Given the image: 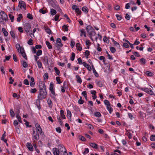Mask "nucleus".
Segmentation results:
<instances>
[{
	"instance_id": "f257e3e1",
	"label": "nucleus",
	"mask_w": 155,
	"mask_h": 155,
	"mask_svg": "<svg viewBox=\"0 0 155 155\" xmlns=\"http://www.w3.org/2000/svg\"><path fill=\"white\" fill-rule=\"evenodd\" d=\"M39 94L38 95V99L42 100L46 98L47 96L46 88L44 82L40 83L39 85Z\"/></svg>"
},
{
	"instance_id": "f03ea898",
	"label": "nucleus",
	"mask_w": 155,
	"mask_h": 155,
	"mask_svg": "<svg viewBox=\"0 0 155 155\" xmlns=\"http://www.w3.org/2000/svg\"><path fill=\"white\" fill-rule=\"evenodd\" d=\"M86 29L89 35L90 36H92L93 32L94 30L92 26L91 25H88L87 26Z\"/></svg>"
},
{
	"instance_id": "7ed1b4c3",
	"label": "nucleus",
	"mask_w": 155,
	"mask_h": 155,
	"mask_svg": "<svg viewBox=\"0 0 155 155\" xmlns=\"http://www.w3.org/2000/svg\"><path fill=\"white\" fill-rule=\"evenodd\" d=\"M23 25L24 29L26 32H29L31 28V24L28 23H25L23 24Z\"/></svg>"
},
{
	"instance_id": "20e7f679",
	"label": "nucleus",
	"mask_w": 155,
	"mask_h": 155,
	"mask_svg": "<svg viewBox=\"0 0 155 155\" xmlns=\"http://www.w3.org/2000/svg\"><path fill=\"white\" fill-rule=\"evenodd\" d=\"M26 4L24 1H19L18 5V7L20 8L21 9L23 8L25 10H26Z\"/></svg>"
},
{
	"instance_id": "39448f33",
	"label": "nucleus",
	"mask_w": 155,
	"mask_h": 155,
	"mask_svg": "<svg viewBox=\"0 0 155 155\" xmlns=\"http://www.w3.org/2000/svg\"><path fill=\"white\" fill-rule=\"evenodd\" d=\"M19 52L21 54L22 57L26 60H28L27 56H26V54L24 51V50L23 48H20V51Z\"/></svg>"
},
{
	"instance_id": "423d86ee",
	"label": "nucleus",
	"mask_w": 155,
	"mask_h": 155,
	"mask_svg": "<svg viewBox=\"0 0 155 155\" xmlns=\"http://www.w3.org/2000/svg\"><path fill=\"white\" fill-rule=\"evenodd\" d=\"M0 15L2 18L5 21L8 20L7 15L3 11H1L0 12Z\"/></svg>"
},
{
	"instance_id": "0eeeda50",
	"label": "nucleus",
	"mask_w": 155,
	"mask_h": 155,
	"mask_svg": "<svg viewBox=\"0 0 155 155\" xmlns=\"http://www.w3.org/2000/svg\"><path fill=\"white\" fill-rule=\"evenodd\" d=\"M41 59L44 64L48 65V59L47 56H44L41 58Z\"/></svg>"
},
{
	"instance_id": "6e6552de",
	"label": "nucleus",
	"mask_w": 155,
	"mask_h": 155,
	"mask_svg": "<svg viewBox=\"0 0 155 155\" xmlns=\"http://www.w3.org/2000/svg\"><path fill=\"white\" fill-rule=\"evenodd\" d=\"M61 40L60 38H57L56 40V44L54 45L55 47H57V46H61V47L63 46V45L61 43Z\"/></svg>"
},
{
	"instance_id": "1a4fd4ad",
	"label": "nucleus",
	"mask_w": 155,
	"mask_h": 155,
	"mask_svg": "<svg viewBox=\"0 0 155 155\" xmlns=\"http://www.w3.org/2000/svg\"><path fill=\"white\" fill-rule=\"evenodd\" d=\"M58 148L59 151L61 152H64L65 150H66L63 145L62 144L59 145L58 146Z\"/></svg>"
},
{
	"instance_id": "9d476101",
	"label": "nucleus",
	"mask_w": 155,
	"mask_h": 155,
	"mask_svg": "<svg viewBox=\"0 0 155 155\" xmlns=\"http://www.w3.org/2000/svg\"><path fill=\"white\" fill-rule=\"evenodd\" d=\"M52 150L54 155H59L60 152L59 150L57 148H54Z\"/></svg>"
},
{
	"instance_id": "9b49d317",
	"label": "nucleus",
	"mask_w": 155,
	"mask_h": 155,
	"mask_svg": "<svg viewBox=\"0 0 155 155\" xmlns=\"http://www.w3.org/2000/svg\"><path fill=\"white\" fill-rule=\"evenodd\" d=\"M26 146L30 151H32L33 150V148L31 143H28L26 144Z\"/></svg>"
},
{
	"instance_id": "f8f14e48",
	"label": "nucleus",
	"mask_w": 155,
	"mask_h": 155,
	"mask_svg": "<svg viewBox=\"0 0 155 155\" xmlns=\"http://www.w3.org/2000/svg\"><path fill=\"white\" fill-rule=\"evenodd\" d=\"M32 136L33 137L34 139L36 140H38L39 139V136L37 131H36V132L35 134L34 135H32Z\"/></svg>"
},
{
	"instance_id": "ddd939ff",
	"label": "nucleus",
	"mask_w": 155,
	"mask_h": 155,
	"mask_svg": "<svg viewBox=\"0 0 155 155\" xmlns=\"http://www.w3.org/2000/svg\"><path fill=\"white\" fill-rule=\"evenodd\" d=\"M51 5L54 8H58L59 7L58 5L55 3L53 1H51L50 2Z\"/></svg>"
},
{
	"instance_id": "4468645a",
	"label": "nucleus",
	"mask_w": 155,
	"mask_h": 155,
	"mask_svg": "<svg viewBox=\"0 0 155 155\" xmlns=\"http://www.w3.org/2000/svg\"><path fill=\"white\" fill-rule=\"evenodd\" d=\"M92 69H93V72L94 73V74L95 75V77H98V76H99L98 74L97 73V72L95 70V68H94V66L93 65H92Z\"/></svg>"
},
{
	"instance_id": "2eb2a0df",
	"label": "nucleus",
	"mask_w": 155,
	"mask_h": 155,
	"mask_svg": "<svg viewBox=\"0 0 155 155\" xmlns=\"http://www.w3.org/2000/svg\"><path fill=\"white\" fill-rule=\"evenodd\" d=\"M90 145L94 149H97V145L94 143H90Z\"/></svg>"
},
{
	"instance_id": "dca6fc26",
	"label": "nucleus",
	"mask_w": 155,
	"mask_h": 155,
	"mask_svg": "<svg viewBox=\"0 0 155 155\" xmlns=\"http://www.w3.org/2000/svg\"><path fill=\"white\" fill-rule=\"evenodd\" d=\"M45 31L49 35H50L51 34V30L48 27H45Z\"/></svg>"
},
{
	"instance_id": "f3484780",
	"label": "nucleus",
	"mask_w": 155,
	"mask_h": 155,
	"mask_svg": "<svg viewBox=\"0 0 155 155\" xmlns=\"http://www.w3.org/2000/svg\"><path fill=\"white\" fill-rule=\"evenodd\" d=\"M96 82L97 84V85L100 87H102L103 86L102 83L101 81H98L97 80H96Z\"/></svg>"
},
{
	"instance_id": "a211bd4d",
	"label": "nucleus",
	"mask_w": 155,
	"mask_h": 155,
	"mask_svg": "<svg viewBox=\"0 0 155 155\" xmlns=\"http://www.w3.org/2000/svg\"><path fill=\"white\" fill-rule=\"evenodd\" d=\"M76 77L77 78V81L78 82L81 84L82 83V80L80 77L78 75H77L76 76Z\"/></svg>"
},
{
	"instance_id": "6ab92c4d",
	"label": "nucleus",
	"mask_w": 155,
	"mask_h": 155,
	"mask_svg": "<svg viewBox=\"0 0 155 155\" xmlns=\"http://www.w3.org/2000/svg\"><path fill=\"white\" fill-rule=\"evenodd\" d=\"M2 30L4 36L5 37L7 36L8 35V33L5 29L4 28H2Z\"/></svg>"
},
{
	"instance_id": "aec40b11",
	"label": "nucleus",
	"mask_w": 155,
	"mask_h": 155,
	"mask_svg": "<svg viewBox=\"0 0 155 155\" xmlns=\"http://www.w3.org/2000/svg\"><path fill=\"white\" fill-rule=\"evenodd\" d=\"M21 64L25 68H26L28 67V64L27 63L24 61H21Z\"/></svg>"
},
{
	"instance_id": "412c9836",
	"label": "nucleus",
	"mask_w": 155,
	"mask_h": 155,
	"mask_svg": "<svg viewBox=\"0 0 155 155\" xmlns=\"http://www.w3.org/2000/svg\"><path fill=\"white\" fill-rule=\"evenodd\" d=\"M82 11L85 12L86 13H87L88 12V9L87 7L86 6H84L82 8Z\"/></svg>"
},
{
	"instance_id": "4be33fe9",
	"label": "nucleus",
	"mask_w": 155,
	"mask_h": 155,
	"mask_svg": "<svg viewBox=\"0 0 155 155\" xmlns=\"http://www.w3.org/2000/svg\"><path fill=\"white\" fill-rule=\"evenodd\" d=\"M46 44L49 49H51L52 48V45L50 44V43L48 41H46Z\"/></svg>"
},
{
	"instance_id": "5701e85b",
	"label": "nucleus",
	"mask_w": 155,
	"mask_h": 155,
	"mask_svg": "<svg viewBox=\"0 0 155 155\" xmlns=\"http://www.w3.org/2000/svg\"><path fill=\"white\" fill-rule=\"evenodd\" d=\"M104 104L107 106H107L110 107V104L108 101L107 100H105L104 101Z\"/></svg>"
},
{
	"instance_id": "b1692460",
	"label": "nucleus",
	"mask_w": 155,
	"mask_h": 155,
	"mask_svg": "<svg viewBox=\"0 0 155 155\" xmlns=\"http://www.w3.org/2000/svg\"><path fill=\"white\" fill-rule=\"evenodd\" d=\"M67 115L68 118L69 119H70L71 116V111L69 110H67Z\"/></svg>"
},
{
	"instance_id": "393cba45",
	"label": "nucleus",
	"mask_w": 155,
	"mask_h": 155,
	"mask_svg": "<svg viewBox=\"0 0 155 155\" xmlns=\"http://www.w3.org/2000/svg\"><path fill=\"white\" fill-rule=\"evenodd\" d=\"M47 102L50 107L51 108L52 107L53 104L51 100L48 99L47 101Z\"/></svg>"
},
{
	"instance_id": "a878e982",
	"label": "nucleus",
	"mask_w": 155,
	"mask_h": 155,
	"mask_svg": "<svg viewBox=\"0 0 155 155\" xmlns=\"http://www.w3.org/2000/svg\"><path fill=\"white\" fill-rule=\"evenodd\" d=\"M98 58L100 60H103V62L104 64L105 65L106 64H105V58L104 57L101 56L99 57Z\"/></svg>"
},
{
	"instance_id": "bb28decb",
	"label": "nucleus",
	"mask_w": 155,
	"mask_h": 155,
	"mask_svg": "<svg viewBox=\"0 0 155 155\" xmlns=\"http://www.w3.org/2000/svg\"><path fill=\"white\" fill-rule=\"evenodd\" d=\"M16 117L17 118L18 121L20 123H22V121H21V118L20 117V116L19 115V114H16Z\"/></svg>"
},
{
	"instance_id": "cd10ccee",
	"label": "nucleus",
	"mask_w": 155,
	"mask_h": 155,
	"mask_svg": "<svg viewBox=\"0 0 155 155\" xmlns=\"http://www.w3.org/2000/svg\"><path fill=\"white\" fill-rule=\"evenodd\" d=\"M80 43H77L76 44V46L77 48H78V50L79 51H81L82 48V47L80 46Z\"/></svg>"
},
{
	"instance_id": "c85d7f7f",
	"label": "nucleus",
	"mask_w": 155,
	"mask_h": 155,
	"mask_svg": "<svg viewBox=\"0 0 155 155\" xmlns=\"http://www.w3.org/2000/svg\"><path fill=\"white\" fill-rule=\"evenodd\" d=\"M50 12L52 15H54L56 14L57 12L55 10L52 8L51 9Z\"/></svg>"
},
{
	"instance_id": "c756f323",
	"label": "nucleus",
	"mask_w": 155,
	"mask_h": 155,
	"mask_svg": "<svg viewBox=\"0 0 155 155\" xmlns=\"http://www.w3.org/2000/svg\"><path fill=\"white\" fill-rule=\"evenodd\" d=\"M140 62L141 63L143 64H144L146 63V61L145 59L143 58H142L140 60Z\"/></svg>"
},
{
	"instance_id": "7c9ffc66",
	"label": "nucleus",
	"mask_w": 155,
	"mask_h": 155,
	"mask_svg": "<svg viewBox=\"0 0 155 155\" xmlns=\"http://www.w3.org/2000/svg\"><path fill=\"white\" fill-rule=\"evenodd\" d=\"M16 48L18 51V52H19L20 48H22L21 47H20V44L18 43H17L16 45Z\"/></svg>"
},
{
	"instance_id": "2f4dec72",
	"label": "nucleus",
	"mask_w": 155,
	"mask_h": 155,
	"mask_svg": "<svg viewBox=\"0 0 155 155\" xmlns=\"http://www.w3.org/2000/svg\"><path fill=\"white\" fill-rule=\"evenodd\" d=\"M90 52L88 50H86L85 52L84 55L86 58H88V56L90 55Z\"/></svg>"
},
{
	"instance_id": "473e14b6",
	"label": "nucleus",
	"mask_w": 155,
	"mask_h": 155,
	"mask_svg": "<svg viewBox=\"0 0 155 155\" xmlns=\"http://www.w3.org/2000/svg\"><path fill=\"white\" fill-rule=\"evenodd\" d=\"M107 109L109 111V113L111 114L112 112L113 111V108L110 107V106H107Z\"/></svg>"
},
{
	"instance_id": "72a5a7b5",
	"label": "nucleus",
	"mask_w": 155,
	"mask_h": 155,
	"mask_svg": "<svg viewBox=\"0 0 155 155\" xmlns=\"http://www.w3.org/2000/svg\"><path fill=\"white\" fill-rule=\"evenodd\" d=\"M54 83L53 82H51L50 84L49 90L51 91V90H54Z\"/></svg>"
},
{
	"instance_id": "f704fd0d",
	"label": "nucleus",
	"mask_w": 155,
	"mask_h": 155,
	"mask_svg": "<svg viewBox=\"0 0 155 155\" xmlns=\"http://www.w3.org/2000/svg\"><path fill=\"white\" fill-rule=\"evenodd\" d=\"M146 74L148 76L151 77L153 76V73L150 71H146Z\"/></svg>"
},
{
	"instance_id": "c9c22d12",
	"label": "nucleus",
	"mask_w": 155,
	"mask_h": 155,
	"mask_svg": "<svg viewBox=\"0 0 155 155\" xmlns=\"http://www.w3.org/2000/svg\"><path fill=\"white\" fill-rule=\"evenodd\" d=\"M78 138L79 139L83 141H85L86 140L85 138L83 136L81 135L79 136Z\"/></svg>"
},
{
	"instance_id": "e433bc0d",
	"label": "nucleus",
	"mask_w": 155,
	"mask_h": 155,
	"mask_svg": "<svg viewBox=\"0 0 155 155\" xmlns=\"http://www.w3.org/2000/svg\"><path fill=\"white\" fill-rule=\"evenodd\" d=\"M37 62L38 68H41L42 67V64L41 62L39 61H38Z\"/></svg>"
},
{
	"instance_id": "4c0bfd02",
	"label": "nucleus",
	"mask_w": 155,
	"mask_h": 155,
	"mask_svg": "<svg viewBox=\"0 0 155 155\" xmlns=\"http://www.w3.org/2000/svg\"><path fill=\"white\" fill-rule=\"evenodd\" d=\"M94 114L95 116L96 117H101V114L99 112H96L94 113Z\"/></svg>"
},
{
	"instance_id": "58836bf2",
	"label": "nucleus",
	"mask_w": 155,
	"mask_h": 155,
	"mask_svg": "<svg viewBox=\"0 0 155 155\" xmlns=\"http://www.w3.org/2000/svg\"><path fill=\"white\" fill-rule=\"evenodd\" d=\"M116 16L117 18V20L119 21L121 20V19H122V16L118 14L116 15Z\"/></svg>"
},
{
	"instance_id": "ea45409f",
	"label": "nucleus",
	"mask_w": 155,
	"mask_h": 155,
	"mask_svg": "<svg viewBox=\"0 0 155 155\" xmlns=\"http://www.w3.org/2000/svg\"><path fill=\"white\" fill-rule=\"evenodd\" d=\"M54 70L55 71V73L57 74L58 75H60V71L56 67H55L54 68Z\"/></svg>"
},
{
	"instance_id": "a19ab883",
	"label": "nucleus",
	"mask_w": 155,
	"mask_h": 155,
	"mask_svg": "<svg viewBox=\"0 0 155 155\" xmlns=\"http://www.w3.org/2000/svg\"><path fill=\"white\" fill-rule=\"evenodd\" d=\"M51 91V93L54 95V96L53 97L52 96V97L54 99L55 98V96H56V95H57V94H55L54 90H51V91Z\"/></svg>"
},
{
	"instance_id": "79ce46f5",
	"label": "nucleus",
	"mask_w": 155,
	"mask_h": 155,
	"mask_svg": "<svg viewBox=\"0 0 155 155\" xmlns=\"http://www.w3.org/2000/svg\"><path fill=\"white\" fill-rule=\"evenodd\" d=\"M19 17H18L17 18V20L19 22L21 21V18H22L23 16L21 14H20L18 15Z\"/></svg>"
},
{
	"instance_id": "37998d69",
	"label": "nucleus",
	"mask_w": 155,
	"mask_h": 155,
	"mask_svg": "<svg viewBox=\"0 0 155 155\" xmlns=\"http://www.w3.org/2000/svg\"><path fill=\"white\" fill-rule=\"evenodd\" d=\"M75 12L79 15H81L82 13L81 11L78 8L77 9H75Z\"/></svg>"
},
{
	"instance_id": "c03bdc74",
	"label": "nucleus",
	"mask_w": 155,
	"mask_h": 155,
	"mask_svg": "<svg viewBox=\"0 0 155 155\" xmlns=\"http://www.w3.org/2000/svg\"><path fill=\"white\" fill-rule=\"evenodd\" d=\"M89 152V150L88 148H85L84 149V151L83 152V153L84 155H86Z\"/></svg>"
},
{
	"instance_id": "a18cd8bd",
	"label": "nucleus",
	"mask_w": 155,
	"mask_h": 155,
	"mask_svg": "<svg viewBox=\"0 0 155 155\" xmlns=\"http://www.w3.org/2000/svg\"><path fill=\"white\" fill-rule=\"evenodd\" d=\"M36 131H37L38 132H40V134L41 135H42L43 134V132L42 129L41 128H38L36 129Z\"/></svg>"
},
{
	"instance_id": "49530a36",
	"label": "nucleus",
	"mask_w": 155,
	"mask_h": 155,
	"mask_svg": "<svg viewBox=\"0 0 155 155\" xmlns=\"http://www.w3.org/2000/svg\"><path fill=\"white\" fill-rule=\"evenodd\" d=\"M110 48L111 52L112 53H114L116 51V49L114 47H110Z\"/></svg>"
},
{
	"instance_id": "de8ad7c7",
	"label": "nucleus",
	"mask_w": 155,
	"mask_h": 155,
	"mask_svg": "<svg viewBox=\"0 0 155 155\" xmlns=\"http://www.w3.org/2000/svg\"><path fill=\"white\" fill-rule=\"evenodd\" d=\"M42 54V51L41 50H38L37 52L36 53V55L37 56H38L41 55Z\"/></svg>"
},
{
	"instance_id": "09e8293b",
	"label": "nucleus",
	"mask_w": 155,
	"mask_h": 155,
	"mask_svg": "<svg viewBox=\"0 0 155 155\" xmlns=\"http://www.w3.org/2000/svg\"><path fill=\"white\" fill-rule=\"evenodd\" d=\"M9 17L10 18V20H11V21L12 22H13L14 21V16H12L11 14H9L8 15Z\"/></svg>"
},
{
	"instance_id": "8fccbe9b",
	"label": "nucleus",
	"mask_w": 155,
	"mask_h": 155,
	"mask_svg": "<svg viewBox=\"0 0 155 155\" xmlns=\"http://www.w3.org/2000/svg\"><path fill=\"white\" fill-rule=\"evenodd\" d=\"M141 90H142V91H145V92H146L147 93L148 92L149 90V89L148 88H146V87L142 88H141Z\"/></svg>"
},
{
	"instance_id": "3c124183",
	"label": "nucleus",
	"mask_w": 155,
	"mask_h": 155,
	"mask_svg": "<svg viewBox=\"0 0 155 155\" xmlns=\"http://www.w3.org/2000/svg\"><path fill=\"white\" fill-rule=\"evenodd\" d=\"M32 41L33 40L31 38H30L28 41V44L29 45H33Z\"/></svg>"
},
{
	"instance_id": "603ef678",
	"label": "nucleus",
	"mask_w": 155,
	"mask_h": 155,
	"mask_svg": "<svg viewBox=\"0 0 155 155\" xmlns=\"http://www.w3.org/2000/svg\"><path fill=\"white\" fill-rule=\"evenodd\" d=\"M10 114L11 116L13 117L15 116V113L14 111L12 110H10Z\"/></svg>"
},
{
	"instance_id": "864d4df0",
	"label": "nucleus",
	"mask_w": 155,
	"mask_h": 155,
	"mask_svg": "<svg viewBox=\"0 0 155 155\" xmlns=\"http://www.w3.org/2000/svg\"><path fill=\"white\" fill-rule=\"evenodd\" d=\"M10 35L12 37L13 39H15V34L14 32V31H11L10 32Z\"/></svg>"
},
{
	"instance_id": "5fc2aeb1",
	"label": "nucleus",
	"mask_w": 155,
	"mask_h": 155,
	"mask_svg": "<svg viewBox=\"0 0 155 155\" xmlns=\"http://www.w3.org/2000/svg\"><path fill=\"white\" fill-rule=\"evenodd\" d=\"M75 42L72 40L71 41L70 45L72 48H73L74 46Z\"/></svg>"
},
{
	"instance_id": "6e6d98bb",
	"label": "nucleus",
	"mask_w": 155,
	"mask_h": 155,
	"mask_svg": "<svg viewBox=\"0 0 155 155\" xmlns=\"http://www.w3.org/2000/svg\"><path fill=\"white\" fill-rule=\"evenodd\" d=\"M56 79L57 81V82L58 84H60L61 83V80L60 78V77H57L56 78Z\"/></svg>"
},
{
	"instance_id": "4d7b16f0",
	"label": "nucleus",
	"mask_w": 155,
	"mask_h": 155,
	"mask_svg": "<svg viewBox=\"0 0 155 155\" xmlns=\"http://www.w3.org/2000/svg\"><path fill=\"white\" fill-rule=\"evenodd\" d=\"M62 28L64 29V31H68V26L66 25H64L62 26Z\"/></svg>"
},
{
	"instance_id": "13d9d810",
	"label": "nucleus",
	"mask_w": 155,
	"mask_h": 155,
	"mask_svg": "<svg viewBox=\"0 0 155 155\" xmlns=\"http://www.w3.org/2000/svg\"><path fill=\"white\" fill-rule=\"evenodd\" d=\"M71 57V59L72 61H73L75 57V54L74 53H72Z\"/></svg>"
},
{
	"instance_id": "bf43d9fd",
	"label": "nucleus",
	"mask_w": 155,
	"mask_h": 155,
	"mask_svg": "<svg viewBox=\"0 0 155 155\" xmlns=\"http://www.w3.org/2000/svg\"><path fill=\"white\" fill-rule=\"evenodd\" d=\"M150 140L152 141H155V135H152L150 137Z\"/></svg>"
},
{
	"instance_id": "052dcab7",
	"label": "nucleus",
	"mask_w": 155,
	"mask_h": 155,
	"mask_svg": "<svg viewBox=\"0 0 155 155\" xmlns=\"http://www.w3.org/2000/svg\"><path fill=\"white\" fill-rule=\"evenodd\" d=\"M81 94L83 95L86 99L87 97V92L86 91H83L81 93Z\"/></svg>"
},
{
	"instance_id": "680f3d73",
	"label": "nucleus",
	"mask_w": 155,
	"mask_h": 155,
	"mask_svg": "<svg viewBox=\"0 0 155 155\" xmlns=\"http://www.w3.org/2000/svg\"><path fill=\"white\" fill-rule=\"evenodd\" d=\"M103 41L104 42L108 43L109 42L108 39L107 38L106 36H104L103 38Z\"/></svg>"
},
{
	"instance_id": "e2e57ef3",
	"label": "nucleus",
	"mask_w": 155,
	"mask_h": 155,
	"mask_svg": "<svg viewBox=\"0 0 155 155\" xmlns=\"http://www.w3.org/2000/svg\"><path fill=\"white\" fill-rule=\"evenodd\" d=\"M43 77L44 79H45V78H46L47 79H48V73H45L43 76Z\"/></svg>"
},
{
	"instance_id": "0e129e2a",
	"label": "nucleus",
	"mask_w": 155,
	"mask_h": 155,
	"mask_svg": "<svg viewBox=\"0 0 155 155\" xmlns=\"http://www.w3.org/2000/svg\"><path fill=\"white\" fill-rule=\"evenodd\" d=\"M23 83L24 84L26 85H28L29 84L28 81L27 79L24 80Z\"/></svg>"
},
{
	"instance_id": "69168bd1",
	"label": "nucleus",
	"mask_w": 155,
	"mask_h": 155,
	"mask_svg": "<svg viewBox=\"0 0 155 155\" xmlns=\"http://www.w3.org/2000/svg\"><path fill=\"white\" fill-rule=\"evenodd\" d=\"M27 17L30 19L32 20L33 19L32 15L30 13H28L27 14Z\"/></svg>"
},
{
	"instance_id": "338daca9",
	"label": "nucleus",
	"mask_w": 155,
	"mask_h": 155,
	"mask_svg": "<svg viewBox=\"0 0 155 155\" xmlns=\"http://www.w3.org/2000/svg\"><path fill=\"white\" fill-rule=\"evenodd\" d=\"M64 17L66 18L67 21L68 22H69V23L71 22V21L67 14H65L64 15Z\"/></svg>"
},
{
	"instance_id": "774afa93",
	"label": "nucleus",
	"mask_w": 155,
	"mask_h": 155,
	"mask_svg": "<svg viewBox=\"0 0 155 155\" xmlns=\"http://www.w3.org/2000/svg\"><path fill=\"white\" fill-rule=\"evenodd\" d=\"M37 91V90L36 88L31 89L30 91L31 93H35Z\"/></svg>"
}]
</instances>
